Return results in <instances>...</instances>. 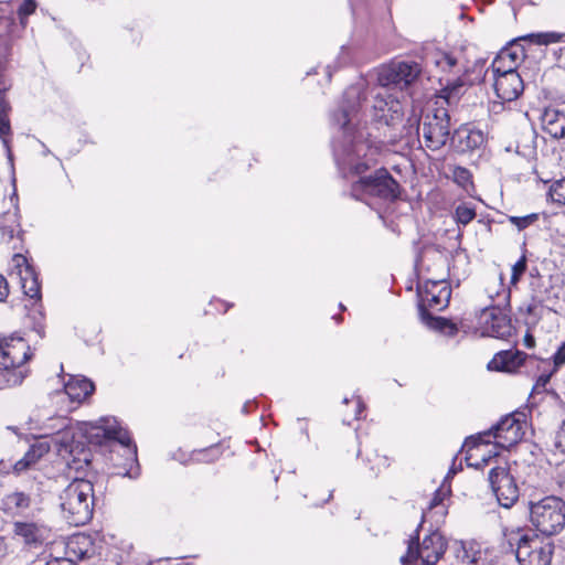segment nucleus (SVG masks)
<instances>
[{"instance_id": "nucleus-1", "label": "nucleus", "mask_w": 565, "mask_h": 565, "mask_svg": "<svg viewBox=\"0 0 565 565\" xmlns=\"http://www.w3.org/2000/svg\"><path fill=\"white\" fill-rule=\"evenodd\" d=\"M462 83L457 81L444 87L437 100L436 107H427L423 116L415 111L407 118L399 135L401 139H405L407 145H413L419 139V130L422 131L424 141L430 150H439L443 148L450 136V115L446 106H455L460 99Z\"/></svg>"}, {"instance_id": "nucleus-2", "label": "nucleus", "mask_w": 565, "mask_h": 565, "mask_svg": "<svg viewBox=\"0 0 565 565\" xmlns=\"http://www.w3.org/2000/svg\"><path fill=\"white\" fill-rule=\"evenodd\" d=\"M60 507L70 524H86L93 516V483L85 479H74L60 494Z\"/></svg>"}, {"instance_id": "nucleus-3", "label": "nucleus", "mask_w": 565, "mask_h": 565, "mask_svg": "<svg viewBox=\"0 0 565 565\" xmlns=\"http://www.w3.org/2000/svg\"><path fill=\"white\" fill-rule=\"evenodd\" d=\"M530 522L543 535L558 534L565 527V501L547 495L529 502Z\"/></svg>"}, {"instance_id": "nucleus-4", "label": "nucleus", "mask_w": 565, "mask_h": 565, "mask_svg": "<svg viewBox=\"0 0 565 565\" xmlns=\"http://www.w3.org/2000/svg\"><path fill=\"white\" fill-rule=\"evenodd\" d=\"M399 184L386 169H379L374 174L360 178L351 186V195L358 200L365 196L393 201L398 198Z\"/></svg>"}, {"instance_id": "nucleus-5", "label": "nucleus", "mask_w": 565, "mask_h": 565, "mask_svg": "<svg viewBox=\"0 0 565 565\" xmlns=\"http://www.w3.org/2000/svg\"><path fill=\"white\" fill-rule=\"evenodd\" d=\"M29 347L22 339L0 341V370L9 385H19L25 377L21 366L30 359Z\"/></svg>"}, {"instance_id": "nucleus-6", "label": "nucleus", "mask_w": 565, "mask_h": 565, "mask_svg": "<svg viewBox=\"0 0 565 565\" xmlns=\"http://www.w3.org/2000/svg\"><path fill=\"white\" fill-rule=\"evenodd\" d=\"M447 550V543L439 532H433L418 543V535L408 540L407 553L401 557L403 565H411L420 559L423 563L436 564Z\"/></svg>"}, {"instance_id": "nucleus-7", "label": "nucleus", "mask_w": 565, "mask_h": 565, "mask_svg": "<svg viewBox=\"0 0 565 565\" xmlns=\"http://www.w3.org/2000/svg\"><path fill=\"white\" fill-rule=\"evenodd\" d=\"M554 543L537 534H522L516 544V559L520 565H551Z\"/></svg>"}, {"instance_id": "nucleus-8", "label": "nucleus", "mask_w": 565, "mask_h": 565, "mask_svg": "<svg viewBox=\"0 0 565 565\" xmlns=\"http://www.w3.org/2000/svg\"><path fill=\"white\" fill-rule=\"evenodd\" d=\"M365 99L366 93L362 84L351 85L344 90L339 111L332 115V120L345 134H350L356 126Z\"/></svg>"}, {"instance_id": "nucleus-9", "label": "nucleus", "mask_w": 565, "mask_h": 565, "mask_svg": "<svg viewBox=\"0 0 565 565\" xmlns=\"http://www.w3.org/2000/svg\"><path fill=\"white\" fill-rule=\"evenodd\" d=\"M13 539L26 550L40 548L51 536V529L41 519L18 520L12 523Z\"/></svg>"}, {"instance_id": "nucleus-10", "label": "nucleus", "mask_w": 565, "mask_h": 565, "mask_svg": "<svg viewBox=\"0 0 565 565\" xmlns=\"http://www.w3.org/2000/svg\"><path fill=\"white\" fill-rule=\"evenodd\" d=\"M58 420L60 427L57 436L55 437V444L58 446V455L65 460L71 470H84L90 463L89 450L85 449L79 443H70L71 434L70 431H65L66 419L60 418Z\"/></svg>"}, {"instance_id": "nucleus-11", "label": "nucleus", "mask_w": 565, "mask_h": 565, "mask_svg": "<svg viewBox=\"0 0 565 565\" xmlns=\"http://www.w3.org/2000/svg\"><path fill=\"white\" fill-rule=\"evenodd\" d=\"M488 479L501 507L509 509L518 501L519 487L507 462L492 467Z\"/></svg>"}, {"instance_id": "nucleus-12", "label": "nucleus", "mask_w": 565, "mask_h": 565, "mask_svg": "<svg viewBox=\"0 0 565 565\" xmlns=\"http://www.w3.org/2000/svg\"><path fill=\"white\" fill-rule=\"evenodd\" d=\"M420 74V67L415 62H395L381 68L379 84L383 89L398 87L404 89L414 83Z\"/></svg>"}, {"instance_id": "nucleus-13", "label": "nucleus", "mask_w": 565, "mask_h": 565, "mask_svg": "<svg viewBox=\"0 0 565 565\" xmlns=\"http://www.w3.org/2000/svg\"><path fill=\"white\" fill-rule=\"evenodd\" d=\"M417 295L419 298V316L422 317V309L427 310H443L450 301L451 288L446 279L426 280L417 286Z\"/></svg>"}, {"instance_id": "nucleus-14", "label": "nucleus", "mask_w": 565, "mask_h": 565, "mask_svg": "<svg viewBox=\"0 0 565 565\" xmlns=\"http://www.w3.org/2000/svg\"><path fill=\"white\" fill-rule=\"evenodd\" d=\"M403 115L402 103L388 94L386 89L379 92L374 96L372 118L375 122L385 126H395L401 121Z\"/></svg>"}, {"instance_id": "nucleus-15", "label": "nucleus", "mask_w": 565, "mask_h": 565, "mask_svg": "<svg viewBox=\"0 0 565 565\" xmlns=\"http://www.w3.org/2000/svg\"><path fill=\"white\" fill-rule=\"evenodd\" d=\"M521 416L520 413L507 415L491 428L489 434L493 435L500 447L508 449L522 439L524 422L520 419Z\"/></svg>"}, {"instance_id": "nucleus-16", "label": "nucleus", "mask_w": 565, "mask_h": 565, "mask_svg": "<svg viewBox=\"0 0 565 565\" xmlns=\"http://www.w3.org/2000/svg\"><path fill=\"white\" fill-rule=\"evenodd\" d=\"M377 153V148L370 146L367 141L359 140L352 143L342 162L350 171L361 174L376 163Z\"/></svg>"}, {"instance_id": "nucleus-17", "label": "nucleus", "mask_w": 565, "mask_h": 565, "mask_svg": "<svg viewBox=\"0 0 565 565\" xmlns=\"http://www.w3.org/2000/svg\"><path fill=\"white\" fill-rule=\"evenodd\" d=\"M479 324L483 335L504 338L511 333V322L499 306H490L481 310Z\"/></svg>"}, {"instance_id": "nucleus-18", "label": "nucleus", "mask_w": 565, "mask_h": 565, "mask_svg": "<svg viewBox=\"0 0 565 565\" xmlns=\"http://www.w3.org/2000/svg\"><path fill=\"white\" fill-rule=\"evenodd\" d=\"M34 510L40 511L39 508H34L31 493L22 490L11 491L0 500V511L12 519L23 518L29 513L33 515Z\"/></svg>"}, {"instance_id": "nucleus-19", "label": "nucleus", "mask_w": 565, "mask_h": 565, "mask_svg": "<svg viewBox=\"0 0 565 565\" xmlns=\"http://www.w3.org/2000/svg\"><path fill=\"white\" fill-rule=\"evenodd\" d=\"M493 87L502 102H513L523 93L524 82L519 73H508L493 76Z\"/></svg>"}, {"instance_id": "nucleus-20", "label": "nucleus", "mask_w": 565, "mask_h": 565, "mask_svg": "<svg viewBox=\"0 0 565 565\" xmlns=\"http://www.w3.org/2000/svg\"><path fill=\"white\" fill-rule=\"evenodd\" d=\"M452 141L457 142L460 152H471L484 145L486 136L480 129L462 126L455 131Z\"/></svg>"}, {"instance_id": "nucleus-21", "label": "nucleus", "mask_w": 565, "mask_h": 565, "mask_svg": "<svg viewBox=\"0 0 565 565\" xmlns=\"http://www.w3.org/2000/svg\"><path fill=\"white\" fill-rule=\"evenodd\" d=\"M541 126L552 138H565V113L557 108H545L541 115Z\"/></svg>"}, {"instance_id": "nucleus-22", "label": "nucleus", "mask_w": 565, "mask_h": 565, "mask_svg": "<svg viewBox=\"0 0 565 565\" xmlns=\"http://www.w3.org/2000/svg\"><path fill=\"white\" fill-rule=\"evenodd\" d=\"M10 50L6 40H0V113L11 110L10 103L6 98V93L11 87L9 78L4 72L9 65Z\"/></svg>"}, {"instance_id": "nucleus-23", "label": "nucleus", "mask_w": 565, "mask_h": 565, "mask_svg": "<svg viewBox=\"0 0 565 565\" xmlns=\"http://www.w3.org/2000/svg\"><path fill=\"white\" fill-rule=\"evenodd\" d=\"M525 356L526 354L520 351H501L489 362L488 367L490 370L512 372L524 362Z\"/></svg>"}, {"instance_id": "nucleus-24", "label": "nucleus", "mask_w": 565, "mask_h": 565, "mask_svg": "<svg viewBox=\"0 0 565 565\" xmlns=\"http://www.w3.org/2000/svg\"><path fill=\"white\" fill-rule=\"evenodd\" d=\"M64 390L71 401L82 403L93 394L95 385L85 377L72 376L64 385Z\"/></svg>"}, {"instance_id": "nucleus-25", "label": "nucleus", "mask_w": 565, "mask_h": 565, "mask_svg": "<svg viewBox=\"0 0 565 565\" xmlns=\"http://www.w3.org/2000/svg\"><path fill=\"white\" fill-rule=\"evenodd\" d=\"M68 554L79 561L90 559L95 556V545L89 535L77 534L67 544Z\"/></svg>"}, {"instance_id": "nucleus-26", "label": "nucleus", "mask_w": 565, "mask_h": 565, "mask_svg": "<svg viewBox=\"0 0 565 565\" xmlns=\"http://www.w3.org/2000/svg\"><path fill=\"white\" fill-rule=\"evenodd\" d=\"M422 321L430 329L440 331L441 333L454 337L458 333L459 329L463 328L462 322L458 327L451 320L443 317H434L429 311L422 309Z\"/></svg>"}, {"instance_id": "nucleus-27", "label": "nucleus", "mask_w": 565, "mask_h": 565, "mask_svg": "<svg viewBox=\"0 0 565 565\" xmlns=\"http://www.w3.org/2000/svg\"><path fill=\"white\" fill-rule=\"evenodd\" d=\"M20 275L23 292L32 299H39L41 297V286L33 269L28 266L24 273L21 271Z\"/></svg>"}, {"instance_id": "nucleus-28", "label": "nucleus", "mask_w": 565, "mask_h": 565, "mask_svg": "<svg viewBox=\"0 0 565 565\" xmlns=\"http://www.w3.org/2000/svg\"><path fill=\"white\" fill-rule=\"evenodd\" d=\"M509 50H502L492 62L490 68L493 76H501L508 73H518L515 61H508Z\"/></svg>"}, {"instance_id": "nucleus-29", "label": "nucleus", "mask_w": 565, "mask_h": 565, "mask_svg": "<svg viewBox=\"0 0 565 565\" xmlns=\"http://www.w3.org/2000/svg\"><path fill=\"white\" fill-rule=\"evenodd\" d=\"M44 449L42 446H32L21 458L15 461L12 466L14 473L20 475L26 471L32 465L36 463L38 460L43 456Z\"/></svg>"}, {"instance_id": "nucleus-30", "label": "nucleus", "mask_w": 565, "mask_h": 565, "mask_svg": "<svg viewBox=\"0 0 565 565\" xmlns=\"http://www.w3.org/2000/svg\"><path fill=\"white\" fill-rule=\"evenodd\" d=\"M548 299L547 295H544L540 290H535L531 301L525 307L527 316L532 317L533 322H537L544 311V302Z\"/></svg>"}, {"instance_id": "nucleus-31", "label": "nucleus", "mask_w": 565, "mask_h": 565, "mask_svg": "<svg viewBox=\"0 0 565 565\" xmlns=\"http://www.w3.org/2000/svg\"><path fill=\"white\" fill-rule=\"evenodd\" d=\"M103 428L106 437L115 439L126 447L131 445L132 441L129 433L126 429L118 427L115 422L113 425L103 426Z\"/></svg>"}, {"instance_id": "nucleus-32", "label": "nucleus", "mask_w": 565, "mask_h": 565, "mask_svg": "<svg viewBox=\"0 0 565 565\" xmlns=\"http://www.w3.org/2000/svg\"><path fill=\"white\" fill-rule=\"evenodd\" d=\"M476 217V210L466 203L459 204L455 210V220L460 225H468Z\"/></svg>"}, {"instance_id": "nucleus-33", "label": "nucleus", "mask_w": 565, "mask_h": 565, "mask_svg": "<svg viewBox=\"0 0 565 565\" xmlns=\"http://www.w3.org/2000/svg\"><path fill=\"white\" fill-rule=\"evenodd\" d=\"M508 221L514 225L519 231H523L539 221L537 213H531L524 216L509 215Z\"/></svg>"}, {"instance_id": "nucleus-34", "label": "nucleus", "mask_w": 565, "mask_h": 565, "mask_svg": "<svg viewBox=\"0 0 565 565\" xmlns=\"http://www.w3.org/2000/svg\"><path fill=\"white\" fill-rule=\"evenodd\" d=\"M563 34H558L555 32H546V33H532L526 35L531 42L539 45H547L550 43H557L561 41Z\"/></svg>"}, {"instance_id": "nucleus-35", "label": "nucleus", "mask_w": 565, "mask_h": 565, "mask_svg": "<svg viewBox=\"0 0 565 565\" xmlns=\"http://www.w3.org/2000/svg\"><path fill=\"white\" fill-rule=\"evenodd\" d=\"M11 125L8 117V113H0V138L8 150V152L11 151L10 148V141H11Z\"/></svg>"}, {"instance_id": "nucleus-36", "label": "nucleus", "mask_w": 565, "mask_h": 565, "mask_svg": "<svg viewBox=\"0 0 565 565\" xmlns=\"http://www.w3.org/2000/svg\"><path fill=\"white\" fill-rule=\"evenodd\" d=\"M548 198L558 205H565V179L553 183L548 191Z\"/></svg>"}, {"instance_id": "nucleus-37", "label": "nucleus", "mask_w": 565, "mask_h": 565, "mask_svg": "<svg viewBox=\"0 0 565 565\" xmlns=\"http://www.w3.org/2000/svg\"><path fill=\"white\" fill-rule=\"evenodd\" d=\"M437 66H439L443 71H452L458 66V58L454 56L451 53H439L435 60Z\"/></svg>"}, {"instance_id": "nucleus-38", "label": "nucleus", "mask_w": 565, "mask_h": 565, "mask_svg": "<svg viewBox=\"0 0 565 565\" xmlns=\"http://www.w3.org/2000/svg\"><path fill=\"white\" fill-rule=\"evenodd\" d=\"M366 460L367 462L374 461V463L371 465L370 470L372 475L375 477L382 471V469H385L391 465L388 457L380 456L376 452L373 454V458H371V456H367Z\"/></svg>"}, {"instance_id": "nucleus-39", "label": "nucleus", "mask_w": 565, "mask_h": 565, "mask_svg": "<svg viewBox=\"0 0 565 565\" xmlns=\"http://www.w3.org/2000/svg\"><path fill=\"white\" fill-rule=\"evenodd\" d=\"M454 181L460 186L467 189L468 185L472 184L471 173L468 169L462 167H456L454 169Z\"/></svg>"}, {"instance_id": "nucleus-40", "label": "nucleus", "mask_w": 565, "mask_h": 565, "mask_svg": "<svg viewBox=\"0 0 565 565\" xmlns=\"http://www.w3.org/2000/svg\"><path fill=\"white\" fill-rule=\"evenodd\" d=\"M526 256L523 254L520 259L512 266L511 284L516 285L524 275L527 264Z\"/></svg>"}, {"instance_id": "nucleus-41", "label": "nucleus", "mask_w": 565, "mask_h": 565, "mask_svg": "<svg viewBox=\"0 0 565 565\" xmlns=\"http://www.w3.org/2000/svg\"><path fill=\"white\" fill-rule=\"evenodd\" d=\"M554 446L561 454L565 455V419L555 434Z\"/></svg>"}, {"instance_id": "nucleus-42", "label": "nucleus", "mask_w": 565, "mask_h": 565, "mask_svg": "<svg viewBox=\"0 0 565 565\" xmlns=\"http://www.w3.org/2000/svg\"><path fill=\"white\" fill-rule=\"evenodd\" d=\"M35 9L36 2L34 0H23L18 10L21 21L23 22V19L32 14L35 11Z\"/></svg>"}, {"instance_id": "nucleus-43", "label": "nucleus", "mask_w": 565, "mask_h": 565, "mask_svg": "<svg viewBox=\"0 0 565 565\" xmlns=\"http://www.w3.org/2000/svg\"><path fill=\"white\" fill-rule=\"evenodd\" d=\"M0 230L2 237L10 242L20 232V224L14 220L12 224L2 225Z\"/></svg>"}, {"instance_id": "nucleus-44", "label": "nucleus", "mask_w": 565, "mask_h": 565, "mask_svg": "<svg viewBox=\"0 0 565 565\" xmlns=\"http://www.w3.org/2000/svg\"><path fill=\"white\" fill-rule=\"evenodd\" d=\"M554 370H557L565 364V341L557 348L552 356Z\"/></svg>"}, {"instance_id": "nucleus-45", "label": "nucleus", "mask_w": 565, "mask_h": 565, "mask_svg": "<svg viewBox=\"0 0 565 565\" xmlns=\"http://www.w3.org/2000/svg\"><path fill=\"white\" fill-rule=\"evenodd\" d=\"M45 565H76V563L70 557H54L46 561Z\"/></svg>"}, {"instance_id": "nucleus-46", "label": "nucleus", "mask_w": 565, "mask_h": 565, "mask_svg": "<svg viewBox=\"0 0 565 565\" xmlns=\"http://www.w3.org/2000/svg\"><path fill=\"white\" fill-rule=\"evenodd\" d=\"M9 295V285L7 279L0 275V301H3Z\"/></svg>"}, {"instance_id": "nucleus-47", "label": "nucleus", "mask_w": 565, "mask_h": 565, "mask_svg": "<svg viewBox=\"0 0 565 565\" xmlns=\"http://www.w3.org/2000/svg\"><path fill=\"white\" fill-rule=\"evenodd\" d=\"M550 379H551V374L541 375L536 381L535 387H544L548 383Z\"/></svg>"}, {"instance_id": "nucleus-48", "label": "nucleus", "mask_w": 565, "mask_h": 565, "mask_svg": "<svg viewBox=\"0 0 565 565\" xmlns=\"http://www.w3.org/2000/svg\"><path fill=\"white\" fill-rule=\"evenodd\" d=\"M441 501H443L441 493L439 491H437L435 493L434 498L431 499V501L429 502L428 508L433 509V508L437 507L438 504H440Z\"/></svg>"}, {"instance_id": "nucleus-49", "label": "nucleus", "mask_w": 565, "mask_h": 565, "mask_svg": "<svg viewBox=\"0 0 565 565\" xmlns=\"http://www.w3.org/2000/svg\"><path fill=\"white\" fill-rule=\"evenodd\" d=\"M33 329L39 334L40 338H43L45 335V326L42 322L35 323Z\"/></svg>"}, {"instance_id": "nucleus-50", "label": "nucleus", "mask_w": 565, "mask_h": 565, "mask_svg": "<svg viewBox=\"0 0 565 565\" xmlns=\"http://www.w3.org/2000/svg\"><path fill=\"white\" fill-rule=\"evenodd\" d=\"M510 51V56L508 61H515V65L518 66V61L520 60V54L516 52V50L508 49Z\"/></svg>"}, {"instance_id": "nucleus-51", "label": "nucleus", "mask_w": 565, "mask_h": 565, "mask_svg": "<svg viewBox=\"0 0 565 565\" xmlns=\"http://www.w3.org/2000/svg\"><path fill=\"white\" fill-rule=\"evenodd\" d=\"M524 342H525V345H526L527 348H532V347H534V342H535V341H534V338H533V335H532V334L526 333V335L524 337Z\"/></svg>"}, {"instance_id": "nucleus-52", "label": "nucleus", "mask_w": 565, "mask_h": 565, "mask_svg": "<svg viewBox=\"0 0 565 565\" xmlns=\"http://www.w3.org/2000/svg\"><path fill=\"white\" fill-rule=\"evenodd\" d=\"M7 554V546L4 540L0 537V559L3 558Z\"/></svg>"}, {"instance_id": "nucleus-53", "label": "nucleus", "mask_w": 565, "mask_h": 565, "mask_svg": "<svg viewBox=\"0 0 565 565\" xmlns=\"http://www.w3.org/2000/svg\"><path fill=\"white\" fill-rule=\"evenodd\" d=\"M559 489L562 493L565 495V475L561 477L558 481Z\"/></svg>"}, {"instance_id": "nucleus-54", "label": "nucleus", "mask_w": 565, "mask_h": 565, "mask_svg": "<svg viewBox=\"0 0 565 565\" xmlns=\"http://www.w3.org/2000/svg\"><path fill=\"white\" fill-rule=\"evenodd\" d=\"M503 294H504L505 299L510 298V291L509 290L503 289Z\"/></svg>"}, {"instance_id": "nucleus-55", "label": "nucleus", "mask_w": 565, "mask_h": 565, "mask_svg": "<svg viewBox=\"0 0 565 565\" xmlns=\"http://www.w3.org/2000/svg\"><path fill=\"white\" fill-rule=\"evenodd\" d=\"M422 527V524H418L417 525V529H420ZM418 535V530H416V534L414 536Z\"/></svg>"}, {"instance_id": "nucleus-56", "label": "nucleus", "mask_w": 565, "mask_h": 565, "mask_svg": "<svg viewBox=\"0 0 565 565\" xmlns=\"http://www.w3.org/2000/svg\"><path fill=\"white\" fill-rule=\"evenodd\" d=\"M422 527V524H418L417 525V529H420ZM418 535V530H416V534L414 536Z\"/></svg>"}, {"instance_id": "nucleus-57", "label": "nucleus", "mask_w": 565, "mask_h": 565, "mask_svg": "<svg viewBox=\"0 0 565 565\" xmlns=\"http://www.w3.org/2000/svg\"><path fill=\"white\" fill-rule=\"evenodd\" d=\"M488 461H489V459H486V458H483V459H482V462H483L484 465H487V463H488Z\"/></svg>"}, {"instance_id": "nucleus-58", "label": "nucleus", "mask_w": 565, "mask_h": 565, "mask_svg": "<svg viewBox=\"0 0 565 565\" xmlns=\"http://www.w3.org/2000/svg\"><path fill=\"white\" fill-rule=\"evenodd\" d=\"M0 469H1V470H4L6 472H8V470H7V467H6V466H3V467H2V468H0Z\"/></svg>"}, {"instance_id": "nucleus-59", "label": "nucleus", "mask_w": 565, "mask_h": 565, "mask_svg": "<svg viewBox=\"0 0 565 565\" xmlns=\"http://www.w3.org/2000/svg\"><path fill=\"white\" fill-rule=\"evenodd\" d=\"M136 452H137V448H136V446H134V455H136Z\"/></svg>"}]
</instances>
